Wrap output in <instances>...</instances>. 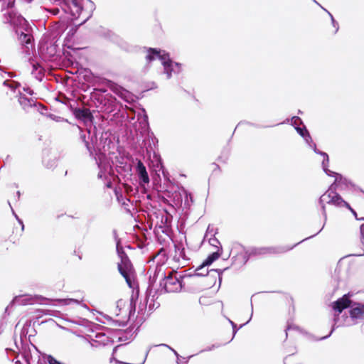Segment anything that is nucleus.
Segmentation results:
<instances>
[{"instance_id": "nucleus-1", "label": "nucleus", "mask_w": 364, "mask_h": 364, "mask_svg": "<svg viewBox=\"0 0 364 364\" xmlns=\"http://www.w3.org/2000/svg\"><path fill=\"white\" fill-rule=\"evenodd\" d=\"M157 278L164 279L163 284H161L164 286L166 292H178L181 290L183 286V276L174 270H171L168 274L166 275L162 265H157L156 267L154 275L150 276V279H152L153 282H155Z\"/></svg>"}, {"instance_id": "nucleus-2", "label": "nucleus", "mask_w": 364, "mask_h": 364, "mask_svg": "<svg viewBox=\"0 0 364 364\" xmlns=\"http://www.w3.org/2000/svg\"><path fill=\"white\" fill-rule=\"evenodd\" d=\"M319 202L323 211H325L326 204L334 205L337 208L346 207L350 210L355 218L358 219L357 213L350 207L348 203L345 201L342 197L336 191H333L331 188L320 197Z\"/></svg>"}, {"instance_id": "nucleus-3", "label": "nucleus", "mask_w": 364, "mask_h": 364, "mask_svg": "<svg viewBox=\"0 0 364 364\" xmlns=\"http://www.w3.org/2000/svg\"><path fill=\"white\" fill-rule=\"evenodd\" d=\"M118 269L129 287H132V277L134 270L132 264L127 256L122 257L121 263L118 264Z\"/></svg>"}, {"instance_id": "nucleus-4", "label": "nucleus", "mask_w": 364, "mask_h": 364, "mask_svg": "<svg viewBox=\"0 0 364 364\" xmlns=\"http://www.w3.org/2000/svg\"><path fill=\"white\" fill-rule=\"evenodd\" d=\"M222 252V250L218 248L217 251L212 252L200 265L196 267V271L199 272L205 267L210 265L221 256ZM198 274H202V273L198 272Z\"/></svg>"}, {"instance_id": "nucleus-5", "label": "nucleus", "mask_w": 364, "mask_h": 364, "mask_svg": "<svg viewBox=\"0 0 364 364\" xmlns=\"http://www.w3.org/2000/svg\"><path fill=\"white\" fill-rule=\"evenodd\" d=\"M351 302V300L349 299L346 294L343 295L333 303V309L341 314L345 309L350 306Z\"/></svg>"}, {"instance_id": "nucleus-6", "label": "nucleus", "mask_w": 364, "mask_h": 364, "mask_svg": "<svg viewBox=\"0 0 364 364\" xmlns=\"http://www.w3.org/2000/svg\"><path fill=\"white\" fill-rule=\"evenodd\" d=\"M159 50V55L158 57L162 62V64L164 67V70L167 73L168 76L170 77L171 75L173 62L170 59L169 54L166 53H161V50Z\"/></svg>"}, {"instance_id": "nucleus-7", "label": "nucleus", "mask_w": 364, "mask_h": 364, "mask_svg": "<svg viewBox=\"0 0 364 364\" xmlns=\"http://www.w3.org/2000/svg\"><path fill=\"white\" fill-rule=\"evenodd\" d=\"M74 114L75 117L78 119L82 120H88L90 122H92L94 119V117L90 112V110L87 108H77L74 110Z\"/></svg>"}, {"instance_id": "nucleus-8", "label": "nucleus", "mask_w": 364, "mask_h": 364, "mask_svg": "<svg viewBox=\"0 0 364 364\" xmlns=\"http://www.w3.org/2000/svg\"><path fill=\"white\" fill-rule=\"evenodd\" d=\"M136 172L140 180V183H149V177L146 168L141 161L139 160L136 165Z\"/></svg>"}, {"instance_id": "nucleus-9", "label": "nucleus", "mask_w": 364, "mask_h": 364, "mask_svg": "<svg viewBox=\"0 0 364 364\" xmlns=\"http://www.w3.org/2000/svg\"><path fill=\"white\" fill-rule=\"evenodd\" d=\"M350 316L353 319L364 321V304H356L350 309Z\"/></svg>"}, {"instance_id": "nucleus-10", "label": "nucleus", "mask_w": 364, "mask_h": 364, "mask_svg": "<svg viewBox=\"0 0 364 364\" xmlns=\"http://www.w3.org/2000/svg\"><path fill=\"white\" fill-rule=\"evenodd\" d=\"M18 102L23 107V109L25 110L35 105V102L33 100L28 99V97L22 95L19 97Z\"/></svg>"}, {"instance_id": "nucleus-11", "label": "nucleus", "mask_w": 364, "mask_h": 364, "mask_svg": "<svg viewBox=\"0 0 364 364\" xmlns=\"http://www.w3.org/2000/svg\"><path fill=\"white\" fill-rule=\"evenodd\" d=\"M159 55V50L156 48H149L147 50V54L146 55V60L147 62L150 63L152 60H155L156 57H158Z\"/></svg>"}, {"instance_id": "nucleus-12", "label": "nucleus", "mask_w": 364, "mask_h": 364, "mask_svg": "<svg viewBox=\"0 0 364 364\" xmlns=\"http://www.w3.org/2000/svg\"><path fill=\"white\" fill-rule=\"evenodd\" d=\"M278 252L279 251H277L274 247H261L256 250V254L258 255L275 254Z\"/></svg>"}, {"instance_id": "nucleus-13", "label": "nucleus", "mask_w": 364, "mask_h": 364, "mask_svg": "<svg viewBox=\"0 0 364 364\" xmlns=\"http://www.w3.org/2000/svg\"><path fill=\"white\" fill-rule=\"evenodd\" d=\"M33 38L32 36L28 33H24L21 32L18 35V41L22 44H28L31 43V39Z\"/></svg>"}, {"instance_id": "nucleus-14", "label": "nucleus", "mask_w": 364, "mask_h": 364, "mask_svg": "<svg viewBox=\"0 0 364 364\" xmlns=\"http://www.w3.org/2000/svg\"><path fill=\"white\" fill-rule=\"evenodd\" d=\"M212 299L211 297L203 295L199 299V302L201 305H208L210 304Z\"/></svg>"}, {"instance_id": "nucleus-15", "label": "nucleus", "mask_w": 364, "mask_h": 364, "mask_svg": "<svg viewBox=\"0 0 364 364\" xmlns=\"http://www.w3.org/2000/svg\"><path fill=\"white\" fill-rule=\"evenodd\" d=\"M291 331H299V328L296 326L288 324L285 329L287 337L288 336V334L291 332Z\"/></svg>"}, {"instance_id": "nucleus-16", "label": "nucleus", "mask_w": 364, "mask_h": 364, "mask_svg": "<svg viewBox=\"0 0 364 364\" xmlns=\"http://www.w3.org/2000/svg\"><path fill=\"white\" fill-rule=\"evenodd\" d=\"M296 131L300 134L301 136H305L306 134H309L308 131L306 128L297 127Z\"/></svg>"}, {"instance_id": "nucleus-17", "label": "nucleus", "mask_w": 364, "mask_h": 364, "mask_svg": "<svg viewBox=\"0 0 364 364\" xmlns=\"http://www.w3.org/2000/svg\"><path fill=\"white\" fill-rule=\"evenodd\" d=\"M123 186L125 189V191L129 193L132 191V187L127 183H124Z\"/></svg>"}, {"instance_id": "nucleus-18", "label": "nucleus", "mask_w": 364, "mask_h": 364, "mask_svg": "<svg viewBox=\"0 0 364 364\" xmlns=\"http://www.w3.org/2000/svg\"><path fill=\"white\" fill-rule=\"evenodd\" d=\"M144 362V358H141L140 360H139L137 362H130V363L122 362V363H125V364H143Z\"/></svg>"}, {"instance_id": "nucleus-19", "label": "nucleus", "mask_w": 364, "mask_h": 364, "mask_svg": "<svg viewBox=\"0 0 364 364\" xmlns=\"http://www.w3.org/2000/svg\"><path fill=\"white\" fill-rule=\"evenodd\" d=\"M184 252V249H183H183H181V250H180V254H181V256H180V257H181L182 259H187V257H186V255H185V254H184V252Z\"/></svg>"}, {"instance_id": "nucleus-20", "label": "nucleus", "mask_w": 364, "mask_h": 364, "mask_svg": "<svg viewBox=\"0 0 364 364\" xmlns=\"http://www.w3.org/2000/svg\"><path fill=\"white\" fill-rule=\"evenodd\" d=\"M106 187L107 188H112V181H109L107 182Z\"/></svg>"}, {"instance_id": "nucleus-21", "label": "nucleus", "mask_w": 364, "mask_h": 364, "mask_svg": "<svg viewBox=\"0 0 364 364\" xmlns=\"http://www.w3.org/2000/svg\"><path fill=\"white\" fill-rule=\"evenodd\" d=\"M291 356L292 355H289L285 358V359H284L285 364H288L289 363V360L291 358Z\"/></svg>"}, {"instance_id": "nucleus-22", "label": "nucleus", "mask_w": 364, "mask_h": 364, "mask_svg": "<svg viewBox=\"0 0 364 364\" xmlns=\"http://www.w3.org/2000/svg\"><path fill=\"white\" fill-rule=\"evenodd\" d=\"M33 68L34 70H37L38 68H41L40 65L38 63L33 64Z\"/></svg>"}, {"instance_id": "nucleus-23", "label": "nucleus", "mask_w": 364, "mask_h": 364, "mask_svg": "<svg viewBox=\"0 0 364 364\" xmlns=\"http://www.w3.org/2000/svg\"><path fill=\"white\" fill-rule=\"evenodd\" d=\"M362 220H364V218H362ZM363 226H364V223H363V224L361 225V227H360V232H361V233H362V234H363V232H364Z\"/></svg>"}, {"instance_id": "nucleus-24", "label": "nucleus", "mask_w": 364, "mask_h": 364, "mask_svg": "<svg viewBox=\"0 0 364 364\" xmlns=\"http://www.w3.org/2000/svg\"><path fill=\"white\" fill-rule=\"evenodd\" d=\"M58 11H59L58 9H53V14H58Z\"/></svg>"}, {"instance_id": "nucleus-25", "label": "nucleus", "mask_w": 364, "mask_h": 364, "mask_svg": "<svg viewBox=\"0 0 364 364\" xmlns=\"http://www.w3.org/2000/svg\"><path fill=\"white\" fill-rule=\"evenodd\" d=\"M175 65H176V66L180 65V64H179V63H175Z\"/></svg>"}, {"instance_id": "nucleus-26", "label": "nucleus", "mask_w": 364, "mask_h": 364, "mask_svg": "<svg viewBox=\"0 0 364 364\" xmlns=\"http://www.w3.org/2000/svg\"><path fill=\"white\" fill-rule=\"evenodd\" d=\"M29 94H30V95H32V94H33V91H30V92H29Z\"/></svg>"}, {"instance_id": "nucleus-27", "label": "nucleus", "mask_w": 364, "mask_h": 364, "mask_svg": "<svg viewBox=\"0 0 364 364\" xmlns=\"http://www.w3.org/2000/svg\"><path fill=\"white\" fill-rule=\"evenodd\" d=\"M72 1L75 4L76 0H72Z\"/></svg>"}]
</instances>
